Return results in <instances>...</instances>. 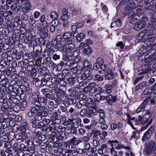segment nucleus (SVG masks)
<instances>
[{
    "label": "nucleus",
    "instance_id": "f257e3e1",
    "mask_svg": "<svg viewBox=\"0 0 156 156\" xmlns=\"http://www.w3.org/2000/svg\"><path fill=\"white\" fill-rule=\"evenodd\" d=\"M72 35L69 31H66L64 33L63 37L65 40V44L62 45L61 51L69 53L75 48V45L74 43L75 39L72 37Z\"/></svg>",
    "mask_w": 156,
    "mask_h": 156
},
{
    "label": "nucleus",
    "instance_id": "f03ea898",
    "mask_svg": "<svg viewBox=\"0 0 156 156\" xmlns=\"http://www.w3.org/2000/svg\"><path fill=\"white\" fill-rule=\"evenodd\" d=\"M127 5L125 7L126 11L124 13L128 15L129 18L138 16L139 18L143 17L144 13L142 12V7L141 5L137 6L134 3H131Z\"/></svg>",
    "mask_w": 156,
    "mask_h": 156
},
{
    "label": "nucleus",
    "instance_id": "7ed1b4c3",
    "mask_svg": "<svg viewBox=\"0 0 156 156\" xmlns=\"http://www.w3.org/2000/svg\"><path fill=\"white\" fill-rule=\"evenodd\" d=\"M39 93L36 92L33 93L32 96L31 103L39 108L40 110H45L47 109V98L39 96Z\"/></svg>",
    "mask_w": 156,
    "mask_h": 156
},
{
    "label": "nucleus",
    "instance_id": "20e7f679",
    "mask_svg": "<svg viewBox=\"0 0 156 156\" xmlns=\"http://www.w3.org/2000/svg\"><path fill=\"white\" fill-rule=\"evenodd\" d=\"M51 76L46 75L41 79L38 78H35L33 79L34 82L36 87H39L41 86H44L47 84L48 81L50 79Z\"/></svg>",
    "mask_w": 156,
    "mask_h": 156
},
{
    "label": "nucleus",
    "instance_id": "39448f33",
    "mask_svg": "<svg viewBox=\"0 0 156 156\" xmlns=\"http://www.w3.org/2000/svg\"><path fill=\"white\" fill-rule=\"evenodd\" d=\"M51 84L49 85V87L51 89V92H52L53 91H55L56 90L60 88L59 87L60 85H65L66 84H61V81L58 80L56 77L54 76L51 79Z\"/></svg>",
    "mask_w": 156,
    "mask_h": 156
},
{
    "label": "nucleus",
    "instance_id": "423d86ee",
    "mask_svg": "<svg viewBox=\"0 0 156 156\" xmlns=\"http://www.w3.org/2000/svg\"><path fill=\"white\" fill-rule=\"evenodd\" d=\"M6 98L8 99V102L11 105L13 103L17 104L19 103L20 99L19 95H15L12 93H8L6 94Z\"/></svg>",
    "mask_w": 156,
    "mask_h": 156
},
{
    "label": "nucleus",
    "instance_id": "0eeeda50",
    "mask_svg": "<svg viewBox=\"0 0 156 156\" xmlns=\"http://www.w3.org/2000/svg\"><path fill=\"white\" fill-rule=\"evenodd\" d=\"M156 143L154 141H150L147 143L144 150V153L145 155H149L152 153Z\"/></svg>",
    "mask_w": 156,
    "mask_h": 156
},
{
    "label": "nucleus",
    "instance_id": "6e6552de",
    "mask_svg": "<svg viewBox=\"0 0 156 156\" xmlns=\"http://www.w3.org/2000/svg\"><path fill=\"white\" fill-rule=\"evenodd\" d=\"M140 20L141 19V21H138L135 24L133 29L136 30H139L145 27L147 23L148 18L146 16H144V15L142 18H139Z\"/></svg>",
    "mask_w": 156,
    "mask_h": 156
},
{
    "label": "nucleus",
    "instance_id": "1a4fd4ad",
    "mask_svg": "<svg viewBox=\"0 0 156 156\" xmlns=\"http://www.w3.org/2000/svg\"><path fill=\"white\" fill-rule=\"evenodd\" d=\"M151 66L150 63H148L140 66L139 68V72L141 74H148H148L152 70Z\"/></svg>",
    "mask_w": 156,
    "mask_h": 156
},
{
    "label": "nucleus",
    "instance_id": "9d476101",
    "mask_svg": "<svg viewBox=\"0 0 156 156\" xmlns=\"http://www.w3.org/2000/svg\"><path fill=\"white\" fill-rule=\"evenodd\" d=\"M34 121L30 120V123L31 124V126L33 128H35L34 130L35 133L36 131H38V129H42L43 127L45 126V125L42 121Z\"/></svg>",
    "mask_w": 156,
    "mask_h": 156
},
{
    "label": "nucleus",
    "instance_id": "9b49d317",
    "mask_svg": "<svg viewBox=\"0 0 156 156\" xmlns=\"http://www.w3.org/2000/svg\"><path fill=\"white\" fill-rule=\"evenodd\" d=\"M154 126L152 125L151 126L147 131L144 134L142 138V142H144L145 140H149L150 139L154 132Z\"/></svg>",
    "mask_w": 156,
    "mask_h": 156
},
{
    "label": "nucleus",
    "instance_id": "f8f14e48",
    "mask_svg": "<svg viewBox=\"0 0 156 156\" xmlns=\"http://www.w3.org/2000/svg\"><path fill=\"white\" fill-rule=\"evenodd\" d=\"M108 142L110 144L112 147H115L117 149H119L121 148H124L125 150H127L128 151H130V148L128 146H125L122 145H119L118 143V141L117 140H108Z\"/></svg>",
    "mask_w": 156,
    "mask_h": 156
},
{
    "label": "nucleus",
    "instance_id": "ddd939ff",
    "mask_svg": "<svg viewBox=\"0 0 156 156\" xmlns=\"http://www.w3.org/2000/svg\"><path fill=\"white\" fill-rule=\"evenodd\" d=\"M51 93L52 94H55L57 98L62 101H65L66 98V97L65 95V92L60 88L56 90L55 91H53Z\"/></svg>",
    "mask_w": 156,
    "mask_h": 156
},
{
    "label": "nucleus",
    "instance_id": "4468645a",
    "mask_svg": "<svg viewBox=\"0 0 156 156\" xmlns=\"http://www.w3.org/2000/svg\"><path fill=\"white\" fill-rule=\"evenodd\" d=\"M96 83L94 82H92L90 83V84L88 87H84L83 89V91L85 93H87L88 92L89 94H92L96 92Z\"/></svg>",
    "mask_w": 156,
    "mask_h": 156
},
{
    "label": "nucleus",
    "instance_id": "2eb2a0df",
    "mask_svg": "<svg viewBox=\"0 0 156 156\" xmlns=\"http://www.w3.org/2000/svg\"><path fill=\"white\" fill-rule=\"evenodd\" d=\"M16 139L18 143H20L23 142L24 140L26 142V140L27 139H30L27 137V135L26 132L20 133L16 136Z\"/></svg>",
    "mask_w": 156,
    "mask_h": 156
},
{
    "label": "nucleus",
    "instance_id": "dca6fc26",
    "mask_svg": "<svg viewBox=\"0 0 156 156\" xmlns=\"http://www.w3.org/2000/svg\"><path fill=\"white\" fill-rule=\"evenodd\" d=\"M9 89L11 91H12L11 93L13 94L14 93L15 95H16L18 94H20L22 92V90L20 87H16V85H10L9 86Z\"/></svg>",
    "mask_w": 156,
    "mask_h": 156
},
{
    "label": "nucleus",
    "instance_id": "f3484780",
    "mask_svg": "<svg viewBox=\"0 0 156 156\" xmlns=\"http://www.w3.org/2000/svg\"><path fill=\"white\" fill-rule=\"evenodd\" d=\"M26 143L27 146H25L24 144L22 143L20 145L19 149L23 151H28L29 148L31 146L32 143L30 139H27L26 140Z\"/></svg>",
    "mask_w": 156,
    "mask_h": 156
},
{
    "label": "nucleus",
    "instance_id": "a211bd4d",
    "mask_svg": "<svg viewBox=\"0 0 156 156\" xmlns=\"http://www.w3.org/2000/svg\"><path fill=\"white\" fill-rule=\"evenodd\" d=\"M65 113L68 115L70 114V117L71 119L77 117L79 115V113L76 112L74 108L72 107H68L67 111L65 112Z\"/></svg>",
    "mask_w": 156,
    "mask_h": 156
},
{
    "label": "nucleus",
    "instance_id": "6ab92c4d",
    "mask_svg": "<svg viewBox=\"0 0 156 156\" xmlns=\"http://www.w3.org/2000/svg\"><path fill=\"white\" fill-rule=\"evenodd\" d=\"M148 118L146 117H142L141 115L139 116L135 121V123L136 124H140L144 125L148 121Z\"/></svg>",
    "mask_w": 156,
    "mask_h": 156
},
{
    "label": "nucleus",
    "instance_id": "aec40b11",
    "mask_svg": "<svg viewBox=\"0 0 156 156\" xmlns=\"http://www.w3.org/2000/svg\"><path fill=\"white\" fill-rule=\"evenodd\" d=\"M11 105H9L8 103H4L0 105V110L4 112H11L12 110Z\"/></svg>",
    "mask_w": 156,
    "mask_h": 156
},
{
    "label": "nucleus",
    "instance_id": "412c9836",
    "mask_svg": "<svg viewBox=\"0 0 156 156\" xmlns=\"http://www.w3.org/2000/svg\"><path fill=\"white\" fill-rule=\"evenodd\" d=\"M117 100L116 96L109 94L107 96L106 102L110 105H112L113 103L116 102Z\"/></svg>",
    "mask_w": 156,
    "mask_h": 156
},
{
    "label": "nucleus",
    "instance_id": "4be33fe9",
    "mask_svg": "<svg viewBox=\"0 0 156 156\" xmlns=\"http://www.w3.org/2000/svg\"><path fill=\"white\" fill-rule=\"evenodd\" d=\"M115 77L114 73L110 69H108L105 73V80H110L113 79Z\"/></svg>",
    "mask_w": 156,
    "mask_h": 156
},
{
    "label": "nucleus",
    "instance_id": "5701e85b",
    "mask_svg": "<svg viewBox=\"0 0 156 156\" xmlns=\"http://www.w3.org/2000/svg\"><path fill=\"white\" fill-rule=\"evenodd\" d=\"M83 78L85 80H91L93 78V75L92 73H91L90 70L86 69L82 74Z\"/></svg>",
    "mask_w": 156,
    "mask_h": 156
},
{
    "label": "nucleus",
    "instance_id": "b1692460",
    "mask_svg": "<svg viewBox=\"0 0 156 156\" xmlns=\"http://www.w3.org/2000/svg\"><path fill=\"white\" fill-rule=\"evenodd\" d=\"M46 112V111H40V112H38L35 114L34 116V117L31 119L30 120H34V121H39L41 120L42 119V117L43 116V113H44Z\"/></svg>",
    "mask_w": 156,
    "mask_h": 156
},
{
    "label": "nucleus",
    "instance_id": "393cba45",
    "mask_svg": "<svg viewBox=\"0 0 156 156\" xmlns=\"http://www.w3.org/2000/svg\"><path fill=\"white\" fill-rule=\"evenodd\" d=\"M54 126H45L43 127L41 130L43 132H45L46 133V135H48L52 131L55 130Z\"/></svg>",
    "mask_w": 156,
    "mask_h": 156
},
{
    "label": "nucleus",
    "instance_id": "a878e982",
    "mask_svg": "<svg viewBox=\"0 0 156 156\" xmlns=\"http://www.w3.org/2000/svg\"><path fill=\"white\" fill-rule=\"evenodd\" d=\"M38 31H40V35L42 38H46L48 37V30L47 28L43 27L39 29Z\"/></svg>",
    "mask_w": 156,
    "mask_h": 156
},
{
    "label": "nucleus",
    "instance_id": "bb28decb",
    "mask_svg": "<svg viewBox=\"0 0 156 156\" xmlns=\"http://www.w3.org/2000/svg\"><path fill=\"white\" fill-rule=\"evenodd\" d=\"M3 77H5L3 75L0 76V83L1 84L4 85L5 87H8L10 86L9 83L8 82V79L6 77L2 79Z\"/></svg>",
    "mask_w": 156,
    "mask_h": 156
},
{
    "label": "nucleus",
    "instance_id": "cd10ccee",
    "mask_svg": "<svg viewBox=\"0 0 156 156\" xmlns=\"http://www.w3.org/2000/svg\"><path fill=\"white\" fill-rule=\"evenodd\" d=\"M145 54L149 55L151 54L154 60L156 59V51L154 48H151L145 51Z\"/></svg>",
    "mask_w": 156,
    "mask_h": 156
},
{
    "label": "nucleus",
    "instance_id": "c85d7f7f",
    "mask_svg": "<svg viewBox=\"0 0 156 156\" xmlns=\"http://www.w3.org/2000/svg\"><path fill=\"white\" fill-rule=\"evenodd\" d=\"M0 65L2 66V69L3 70L2 71L5 70L7 69L8 66L10 65L9 62H7L4 59H2L0 61Z\"/></svg>",
    "mask_w": 156,
    "mask_h": 156
},
{
    "label": "nucleus",
    "instance_id": "c756f323",
    "mask_svg": "<svg viewBox=\"0 0 156 156\" xmlns=\"http://www.w3.org/2000/svg\"><path fill=\"white\" fill-rule=\"evenodd\" d=\"M25 5L22 8V11L23 13H27L32 7L31 5L28 2H25Z\"/></svg>",
    "mask_w": 156,
    "mask_h": 156
},
{
    "label": "nucleus",
    "instance_id": "7c9ffc66",
    "mask_svg": "<svg viewBox=\"0 0 156 156\" xmlns=\"http://www.w3.org/2000/svg\"><path fill=\"white\" fill-rule=\"evenodd\" d=\"M20 31L18 30H15L12 32V38L15 41H19Z\"/></svg>",
    "mask_w": 156,
    "mask_h": 156
},
{
    "label": "nucleus",
    "instance_id": "2f4dec72",
    "mask_svg": "<svg viewBox=\"0 0 156 156\" xmlns=\"http://www.w3.org/2000/svg\"><path fill=\"white\" fill-rule=\"evenodd\" d=\"M93 50L88 45H87L84 48L83 52V53L86 55H89L92 52Z\"/></svg>",
    "mask_w": 156,
    "mask_h": 156
},
{
    "label": "nucleus",
    "instance_id": "473e14b6",
    "mask_svg": "<svg viewBox=\"0 0 156 156\" xmlns=\"http://www.w3.org/2000/svg\"><path fill=\"white\" fill-rule=\"evenodd\" d=\"M35 69H36V66L34 65V62L32 61H28L26 69L29 71Z\"/></svg>",
    "mask_w": 156,
    "mask_h": 156
},
{
    "label": "nucleus",
    "instance_id": "72a5a7b5",
    "mask_svg": "<svg viewBox=\"0 0 156 156\" xmlns=\"http://www.w3.org/2000/svg\"><path fill=\"white\" fill-rule=\"evenodd\" d=\"M93 79L94 80L95 82H98L103 80L104 77L103 75L96 74L94 75Z\"/></svg>",
    "mask_w": 156,
    "mask_h": 156
},
{
    "label": "nucleus",
    "instance_id": "f704fd0d",
    "mask_svg": "<svg viewBox=\"0 0 156 156\" xmlns=\"http://www.w3.org/2000/svg\"><path fill=\"white\" fill-rule=\"evenodd\" d=\"M147 83L146 81H143L138 84L136 87L135 90L138 91L139 90L143 89L145 87L147 86Z\"/></svg>",
    "mask_w": 156,
    "mask_h": 156
},
{
    "label": "nucleus",
    "instance_id": "c9c22d12",
    "mask_svg": "<svg viewBox=\"0 0 156 156\" xmlns=\"http://www.w3.org/2000/svg\"><path fill=\"white\" fill-rule=\"evenodd\" d=\"M1 125L0 127V133L3 134L6 130V128L7 127V123L5 122H1Z\"/></svg>",
    "mask_w": 156,
    "mask_h": 156
},
{
    "label": "nucleus",
    "instance_id": "e433bc0d",
    "mask_svg": "<svg viewBox=\"0 0 156 156\" xmlns=\"http://www.w3.org/2000/svg\"><path fill=\"white\" fill-rule=\"evenodd\" d=\"M35 133L38 137V140L40 141H44L46 139L45 136L42 134L41 131H36Z\"/></svg>",
    "mask_w": 156,
    "mask_h": 156
},
{
    "label": "nucleus",
    "instance_id": "4c0bfd02",
    "mask_svg": "<svg viewBox=\"0 0 156 156\" xmlns=\"http://www.w3.org/2000/svg\"><path fill=\"white\" fill-rule=\"evenodd\" d=\"M76 151L74 150H69L68 152H66L65 153L62 154V156H76Z\"/></svg>",
    "mask_w": 156,
    "mask_h": 156
},
{
    "label": "nucleus",
    "instance_id": "58836bf2",
    "mask_svg": "<svg viewBox=\"0 0 156 156\" xmlns=\"http://www.w3.org/2000/svg\"><path fill=\"white\" fill-rule=\"evenodd\" d=\"M62 41L57 42V41H54L52 44L53 45L54 47L55 48L59 50L60 48H61V49L62 48ZM60 51H61V49H60Z\"/></svg>",
    "mask_w": 156,
    "mask_h": 156
},
{
    "label": "nucleus",
    "instance_id": "ea45409f",
    "mask_svg": "<svg viewBox=\"0 0 156 156\" xmlns=\"http://www.w3.org/2000/svg\"><path fill=\"white\" fill-rule=\"evenodd\" d=\"M37 72L41 73V75H44L47 73V71L48 69L45 67H43L42 68L37 67Z\"/></svg>",
    "mask_w": 156,
    "mask_h": 156
},
{
    "label": "nucleus",
    "instance_id": "a19ab883",
    "mask_svg": "<svg viewBox=\"0 0 156 156\" xmlns=\"http://www.w3.org/2000/svg\"><path fill=\"white\" fill-rule=\"evenodd\" d=\"M113 87L111 84L108 83L105 85V93L110 94L112 91Z\"/></svg>",
    "mask_w": 156,
    "mask_h": 156
},
{
    "label": "nucleus",
    "instance_id": "79ce46f5",
    "mask_svg": "<svg viewBox=\"0 0 156 156\" xmlns=\"http://www.w3.org/2000/svg\"><path fill=\"white\" fill-rule=\"evenodd\" d=\"M101 148L105 154L108 153L110 150V148H109L106 144H103L101 145Z\"/></svg>",
    "mask_w": 156,
    "mask_h": 156
},
{
    "label": "nucleus",
    "instance_id": "37998d69",
    "mask_svg": "<svg viewBox=\"0 0 156 156\" xmlns=\"http://www.w3.org/2000/svg\"><path fill=\"white\" fill-rule=\"evenodd\" d=\"M23 4H21L20 5L16 6V7H15V6H14V4H12L11 6V9L13 11H15L16 12H18L22 8V7L23 6Z\"/></svg>",
    "mask_w": 156,
    "mask_h": 156
},
{
    "label": "nucleus",
    "instance_id": "c03bdc74",
    "mask_svg": "<svg viewBox=\"0 0 156 156\" xmlns=\"http://www.w3.org/2000/svg\"><path fill=\"white\" fill-rule=\"evenodd\" d=\"M27 75L34 79L37 75L36 69L28 71Z\"/></svg>",
    "mask_w": 156,
    "mask_h": 156
},
{
    "label": "nucleus",
    "instance_id": "a18cd8bd",
    "mask_svg": "<svg viewBox=\"0 0 156 156\" xmlns=\"http://www.w3.org/2000/svg\"><path fill=\"white\" fill-rule=\"evenodd\" d=\"M144 61L146 62L149 63L154 61L151 54L144 56Z\"/></svg>",
    "mask_w": 156,
    "mask_h": 156
},
{
    "label": "nucleus",
    "instance_id": "49530a36",
    "mask_svg": "<svg viewBox=\"0 0 156 156\" xmlns=\"http://www.w3.org/2000/svg\"><path fill=\"white\" fill-rule=\"evenodd\" d=\"M36 54L34 51L31 52H26L24 53V55L26 57H28L30 59H33L34 58Z\"/></svg>",
    "mask_w": 156,
    "mask_h": 156
},
{
    "label": "nucleus",
    "instance_id": "de8ad7c7",
    "mask_svg": "<svg viewBox=\"0 0 156 156\" xmlns=\"http://www.w3.org/2000/svg\"><path fill=\"white\" fill-rule=\"evenodd\" d=\"M55 77H56L58 80H60L61 82H64V80L65 78V76L62 73H58L57 75H54Z\"/></svg>",
    "mask_w": 156,
    "mask_h": 156
},
{
    "label": "nucleus",
    "instance_id": "09e8293b",
    "mask_svg": "<svg viewBox=\"0 0 156 156\" xmlns=\"http://www.w3.org/2000/svg\"><path fill=\"white\" fill-rule=\"evenodd\" d=\"M20 129L23 132H25V131L27 128V124L25 122H23L20 125Z\"/></svg>",
    "mask_w": 156,
    "mask_h": 156
},
{
    "label": "nucleus",
    "instance_id": "8fccbe9b",
    "mask_svg": "<svg viewBox=\"0 0 156 156\" xmlns=\"http://www.w3.org/2000/svg\"><path fill=\"white\" fill-rule=\"evenodd\" d=\"M76 35L77 36L76 40L79 42L82 41L85 37V34L82 33Z\"/></svg>",
    "mask_w": 156,
    "mask_h": 156
},
{
    "label": "nucleus",
    "instance_id": "3c124183",
    "mask_svg": "<svg viewBox=\"0 0 156 156\" xmlns=\"http://www.w3.org/2000/svg\"><path fill=\"white\" fill-rule=\"evenodd\" d=\"M88 62V61L87 60H85L83 62V66H82L80 69L81 71H85L86 70V67H87V69L90 68L91 67V65H85V63H86L87 62Z\"/></svg>",
    "mask_w": 156,
    "mask_h": 156
},
{
    "label": "nucleus",
    "instance_id": "603ef678",
    "mask_svg": "<svg viewBox=\"0 0 156 156\" xmlns=\"http://www.w3.org/2000/svg\"><path fill=\"white\" fill-rule=\"evenodd\" d=\"M44 110H40L39 108L36 106L34 107V106H31L30 107V111L35 114L37 113L38 112H39V111H42Z\"/></svg>",
    "mask_w": 156,
    "mask_h": 156
},
{
    "label": "nucleus",
    "instance_id": "864d4df0",
    "mask_svg": "<svg viewBox=\"0 0 156 156\" xmlns=\"http://www.w3.org/2000/svg\"><path fill=\"white\" fill-rule=\"evenodd\" d=\"M19 76L24 81H26L27 80L26 78V73L24 71H20L18 73Z\"/></svg>",
    "mask_w": 156,
    "mask_h": 156
},
{
    "label": "nucleus",
    "instance_id": "5fc2aeb1",
    "mask_svg": "<svg viewBox=\"0 0 156 156\" xmlns=\"http://www.w3.org/2000/svg\"><path fill=\"white\" fill-rule=\"evenodd\" d=\"M142 51L143 50H142L141 48V49H139L137 52L139 54L141 52L142 53L141 55L139 56L138 59L140 61L143 60L144 58V56L146 55L145 54V52H142Z\"/></svg>",
    "mask_w": 156,
    "mask_h": 156
},
{
    "label": "nucleus",
    "instance_id": "6e6d98bb",
    "mask_svg": "<svg viewBox=\"0 0 156 156\" xmlns=\"http://www.w3.org/2000/svg\"><path fill=\"white\" fill-rule=\"evenodd\" d=\"M90 80H84L83 82L82 83H80V87L84 86L85 87H87L88 88V87L90 84V81H89Z\"/></svg>",
    "mask_w": 156,
    "mask_h": 156
},
{
    "label": "nucleus",
    "instance_id": "4d7b16f0",
    "mask_svg": "<svg viewBox=\"0 0 156 156\" xmlns=\"http://www.w3.org/2000/svg\"><path fill=\"white\" fill-rule=\"evenodd\" d=\"M76 137L74 136L70 140L71 142L75 145H78L81 142L80 140H76Z\"/></svg>",
    "mask_w": 156,
    "mask_h": 156
},
{
    "label": "nucleus",
    "instance_id": "13d9d810",
    "mask_svg": "<svg viewBox=\"0 0 156 156\" xmlns=\"http://www.w3.org/2000/svg\"><path fill=\"white\" fill-rule=\"evenodd\" d=\"M144 32V31H143L142 33H140L136 35V39L138 40L139 42L142 40V39L144 37V35L143 34Z\"/></svg>",
    "mask_w": 156,
    "mask_h": 156
},
{
    "label": "nucleus",
    "instance_id": "bf43d9fd",
    "mask_svg": "<svg viewBox=\"0 0 156 156\" xmlns=\"http://www.w3.org/2000/svg\"><path fill=\"white\" fill-rule=\"evenodd\" d=\"M108 132L105 131H103L100 133V138L101 140H104L105 139L106 137L108 136Z\"/></svg>",
    "mask_w": 156,
    "mask_h": 156
},
{
    "label": "nucleus",
    "instance_id": "052dcab7",
    "mask_svg": "<svg viewBox=\"0 0 156 156\" xmlns=\"http://www.w3.org/2000/svg\"><path fill=\"white\" fill-rule=\"evenodd\" d=\"M71 29L72 31L71 33L73 35V37H75L76 33H77V27L76 25H73L72 26Z\"/></svg>",
    "mask_w": 156,
    "mask_h": 156
},
{
    "label": "nucleus",
    "instance_id": "680f3d73",
    "mask_svg": "<svg viewBox=\"0 0 156 156\" xmlns=\"http://www.w3.org/2000/svg\"><path fill=\"white\" fill-rule=\"evenodd\" d=\"M58 15L57 13L55 11H52L50 14V18L53 20L58 19Z\"/></svg>",
    "mask_w": 156,
    "mask_h": 156
},
{
    "label": "nucleus",
    "instance_id": "e2e57ef3",
    "mask_svg": "<svg viewBox=\"0 0 156 156\" xmlns=\"http://www.w3.org/2000/svg\"><path fill=\"white\" fill-rule=\"evenodd\" d=\"M67 82L68 83L73 85L75 84L76 82V79L73 77L68 78Z\"/></svg>",
    "mask_w": 156,
    "mask_h": 156
},
{
    "label": "nucleus",
    "instance_id": "0e129e2a",
    "mask_svg": "<svg viewBox=\"0 0 156 156\" xmlns=\"http://www.w3.org/2000/svg\"><path fill=\"white\" fill-rule=\"evenodd\" d=\"M41 92L45 96H46L48 93H51V90L48 88H44L41 90Z\"/></svg>",
    "mask_w": 156,
    "mask_h": 156
},
{
    "label": "nucleus",
    "instance_id": "69168bd1",
    "mask_svg": "<svg viewBox=\"0 0 156 156\" xmlns=\"http://www.w3.org/2000/svg\"><path fill=\"white\" fill-rule=\"evenodd\" d=\"M54 131H53L51 132L50 134V136L49 137L51 138V139L52 140V141L54 142L55 141V138H56L57 137L56 136H57V134L55 133Z\"/></svg>",
    "mask_w": 156,
    "mask_h": 156
},
{
    "label": "nucleus",
    "instance_id": "338daca9",
    "mask_svg": "<svg viewBox=\"0 0 156 156\" xmlns=\"http://www.w3.org/2000/svg\"><path fill=\"white\" fill-rule=\"evenodd\" d=\"M138 134V132L137 131H133L132 133L131 138H130V140H132L133 138L137 139L138 138L137 134Z\"/></svg>",
    "mask_w": 156,
    "mask_h": 156
},
{
    "label": "nucleus",
    "instance_id": "774afa93",
    "mask_svg": "<svg viewBox=\"0 0 156 156\" xmlns=\"http://www.w3.org/2000/svg\"><path fill=\"white\" fill-rule=\"evenodd\" d=\"M27 13H24L21 16V18L23 21H27L29 19V16L27 14Z\"/></svg>",
    "mask_w": 156,
    "mask_h": 156
}]
</instances>
